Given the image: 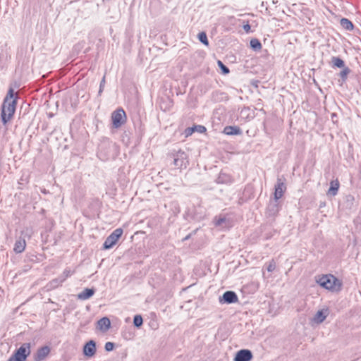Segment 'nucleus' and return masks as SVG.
I'll list each match as a JSON object with an SVG mask.
<instances>
[{
  "instance_id": "nucleus-13",
  "label": "nucleus",
  "mask_w": 361,
  "mask_h": 361,
  "mask_svg": "<svg viewBox=\"0 0 361 361\" xmlns=\"http://www.w3.org/2000/svg\"><path fill=\"white\" fill-rule=\"evenodd\" d=\"M50 348L48 346H44L39 348L37 351L36 355H35V361H42L43 360L49 353Z\"/></svg>"
},
{
  "instance_id": "nucleus-16",
  "label": "nucleus",
  "mask_w": 361,
  "mask_h": 361,
  "mask_svg": "<svg viewBox=\"0 0 361 361\" xmlns=\"http://www.w3.org/2000/svg\"><path fill=\"white\" fill-rule=\"evenodd\" d=\"M25 247H26L25 240L24 238H20L18 240H16V241L14 244L13 251L16 253H21L25 250Z\"/></svg>"
},
{
  "instance_id": "nucleus-15",
  "label": "nucleus",
  "mask_w": 361,
  "mask_h": 361,
  "mask_svg": "<svg viewBox=\"0 0 361 361\" xmlns=\"http://www.w3.org/2000/svg\"><path fill=\"white\" fill-rule=\"evenodd\" d=\"M111 326L110 319L108 317H102L97 322V328L103 331H107Z\"/></svg>"
},
{
  "instance_id": "nucleus-20",
  "label": "nucleus",
  "mask_w": 361,
  "mask_h": 361,
  "mask_svg": "<svg viewBox=\"0 0 361 361\" xmlns=\"http://www.w3.org/2000/svg\"><path fill=\"white\" fill-rule=\"evenodd\" d=\"M341 25L347 30H352L353 29V24L347 18H342L341 20Z\"/></svg>"
},
{
  "instance_id": "nucleus-21",
  "label": "nucleus",
  "mask_w": 361,
  "mask_h": 361,
  "mask_svg": "<svg viewBox=\"0 0 361 361\" xmlns=\"http://www.w3.org/2000/svg\"><path fill=\"white\" fill-rule=\"evenodd\" d=\"M231 182V178L226 173H220L217 178L218 183H228Z\"/></svg>"
},
{
  "instance_id": "nucleus-29",
  "label": "nucleus",
  "mask_w": 361,
  "mask_h": 361,
  "mask_svg": "<svg viewBox=\"0 0 361 361\" xmlns=\"http://www.w3.org/2000/svg\"><path fill=\"white\" fill-rule=\"evenodd\" d=\"M114 348V343L112 342H107L105 343L104 348L106 351H111Z\"/></svg>"
},
{
  "instance_id": "nucleus-26",
  "label": "nucleus",
  "mask_w": 361,
  "mask_h": 361,
  "mask_svg": "<svg viewBox=\"0 0 361 361\" xmlns=\"http://www.w3.org/2000/svg\"><path fill=\"white\" fill-rule=\"evenodd\" d=\"M350 73V69L347 67L344 68L342 71L340 73V76L345 81L347 78L348 74Z\"/></svg>"
},
{
  "instance_id": "nucleus-24",
  "label": "nucleus",
  "mask_w": 361,
  "mask_h": 361,
  "mask_svg": "<svg viewBox=\"0 0 361 361\" xmlns=\"http://www.w3.org/2000/svg\"><path fill=\"white\" fill-rule=\"evenodd\" d=\"M143 319L140 315H135L133 319V324L136 327H140L142 325Z\"/></svg>"
},
{
  "instance_id": "nucleus-25",
  "label": "nucleus",
  "mask_w": 361,
  "mask_h": 361,
  "mask_svg": "<svg viewBox=\"0 0 361 361\" xmlns=\"http://www.w3.org/2000/svg\"><path fill=\"white\" fill-rule=\"evenodd\" d=\"M198 39L204 44H205V45H208L209 44L207 37V35H206L205 32H202L199 33Z\"/></svg>"
},
{
  "instance_id": "nucleus-7",
  "label": "nucleus",
  "mask_w": 361,
  "mask_h": 361,
  "mask_svg": "<svg viewBox=\"0 0 361 361\" xmlns=\"http://www.w3.org/2000/svg\"><path fill=\"white\" fill-rule=\"evenodd\" d=\"M30 343H23L12 356L14 358H18L20 361H25L27 356L30 354Z\"/></svg>"
},
{
  "instance_id": "nucleus-9",
  "label": "nucleus",
  "mask_w": 361,
  "mask_h": 361,
  "mask_svg": "<svg viewBox=\"0 0 361 361\" xmlns=\"http://www.w3.org/2000/svg\"><path fill=\"white\" fill-rule=\"evenodd\" d=\"M238 298L236 293L233 291H226L221 297L219 298L220 303L231 304L238 302Z\"/></svg>"
},
{
  "instance_id": "nucleus-1",
  "label": "nucleus",
  "mask_w": 361,
  "mask_h": 361,
  "mask_svg": "<svg viewBox=\"0 0 361 361\" xmlns=\"http://www.w3.org/2000/svg\"><path fill=\"white\" fill-rule=\"evenodd\" d=\"M17 98H14V91L12 88L8 90V92L1 106V121L6 125L13 117L17 103Z\"/></svg>"
},
{
  "instance_id": "nucleus-22",
  "label": "nucleus",
  "mask_w": 361,
  "mask_h": 361,
  "mask_svg": "<svg viewBox=\"0 0 361 361\" xmlns=\"http://www.w3.org/2000/svg\"><path fill=\"white\" fill-rule=\"evenodd\" d=\"M250 44L252 49L255 51L260 50L262 49V44L257 39H252Z\"/></svg>"
},
{
  "instance_id": "nucleus-10",
  "label": "nucleus",
  "mask_w": 361,
  "mask_h": 361,
  "mask_svg": "<svg viewBox=\"0 0 361 361\" xmlns=\"http://www.w3.org/2000/svg\"><path fill=\"white\" fill-rule=\"evenodd\" d=\"M286 185L284 181L281 178H278L277 183L275 185V191H274V199L276 200H279L283 195V193L286 190Z\"/></svg>"
},
{
  "instance_id": "nucleus-8",
  "label": "nucleus",
  "mask_w": 361,
  "mask_h": 361,
  "mask_svg": "<svg viewBox=\"0 0 361 361\" xmlns=\"http://www.w3.org/2000/svg\"><path fill=\"white\" fill-rule=\"evenodd\" d=\"M215 226L221 228H229L232 226L231 220L226 216L219 215L216 216L214 219Z\"/></svg>"
},
{
  "instance_id": "nucleus-17",
  "label": "nucleus",
  "mask_w": 361,
  "mask_h": 361,
  "mask_svg": "<svg viewBox=\"0 0 361 361\" xmlns=\"http://www.w3.org/2000/svg\"><path fill=\"white\" fill-rule=\"evenodd\" d=\"M94 294V290L93 288H85L78 295V298L80 300H85L91 298Z\"/></svg>"
},
{
  "instance_id": "nucleus-27",
  "label": "nucleus",
  "mask_w": 361,
  "mask_h": 361,
  "mask_svg": "<svg viewBox=\"0 0 361 361\" xmlns=\"http://www.w3.org/2000/svg\"><path fill=\"white\" fill-rule=\"evenodd\" d=\"M218 65L224 73L227 74L229 73L228 68H227L221 61H218Z\"/></svg>"
},
{
  "instance_id": "nucleus-6",
  "label": "nucleus",
  "mask_w": 361,
  "mask_h": 361,
  "mask_svg": "<svg viewBox=\"0 0 361 361\" xmlns=\"http://www.w3.org/2000/svg\"><path fill=\"white\" fill-rule=\"evenodd\" d=\"M75 270H71L69 268L66 269L61 275L51 281V287L56 288L61 286L66 280V279L73 274Z\"/></svg>"
},
{
  "instance_id": "nucleus-4",
  "label": "nucleus",
  "mask_w": 361,
  "mask_h": 361,
  "mask_svg": "<svg viewBox=\"0 0 361 361\" xmlns=\"http://www.w3.org/2000/svg\"><path fill=\"white\" fill-rule=\"evenodd\" d=\"M113 126L116 128H120L126 120V115L123 109H118L111 114Z\"/></svg>"
},
{
  "instance_id": "nucleus-28",
  "label": "nucleus",
  "mask_w": 361,
  "mask_h": 361,
  "mask_svg": "<svg viewBox=\"0 0 361 361\" xmlns=\"http://www.w3.org/2000/svg\"><path fill=\"white\" fill-rule=\"evenodd\" d=\"M267 269L269 272H272L273 271H274V269H276V263L274 262V260L269 262Z\"/></svg>"
},
{
  "instance_id": "nucleus-19",
  "label": "nucleus",
  "mask_w": 361,
  "mask_h": 361,
  "mask_svg": "<svg viewBox=\"0 0 361 361\" xmlns=\"http://www.w3.org/2000/svg\"><path fill=\"white\" fill-rule=\"evenodd\" d=\"M338 188H339V182L337 180H332L330 183V188L328 190V195H331V196H335L338 191Z\"/></svg>"
},
{
  "instance_id": "nucleus-11",
  "label": "nucleus",
  "mask_w": 361,
  "mask_h": 361,
  "mask_svg": "<svg viewBox=\"0 0 361 361\" xmlns=\"http://www.w3.org/2000/svg\"><path fill=\"white\" fill-rule=\"evenodd\" d=\"M252 359V352L247 349H243L237 352L234 361H250Z\"/></svg>"
},
{
  "instance_id": "nucleus-18",
  "label": "nucleus",
  "mask_w": 361,
  "mask_h": 361,
  "mask_svg": "<svg viewBox=\"0 0 361 361\" xmlns=\"http://www.w3.org/2000/svg\"><path fill=\"white\" fill-rule=\"evenodd\" d=\"M224 133L228 135H240L241 130L240 128L237 126H226L224 129Z\"/></svg>"
},
{
  "instance_id": "nucleus-35",
  "label": "nucleus",
  "mask_w": 361,
  "mask_h": 361,
  "mask_svg": "<svg viewBox=\"0 0 361 361\" xmlns=\"http://www.w3.org/2000/svg\"><path fill=\"white\" fill-rule=\"evenodd\" d=\"M8 361H20L18 358H14L13 357H11Z\"/></svg>"
},
{
  "instance_id": "nucleus-32",
  "label": "nucleus",
  "mask_w": 361,
  "mask_h": 361,
  "mask_svg": "<svg viewBox=\"0 0 361 361\" xmlns=\"http://www.w3.org/2000/svg\"><path fill=\"white\" fill-rule=\"evenodd\" d=\"M104 84H105V78L104 77L100 82V86H99V94H101L102 90H103V87L104 86Z\"/></svg>"
},
{
  "instance_id": "nucleus-5",
  "label": "nucleus",
  "mask_w": 361,
  "mask_h": 361,
  "mask_svg": "<svg viewBox=\"0 0 361 361\" xmlns=\"http://www.w3.org/2000/svg\"><path fill=\"white\" fill-rule=\"evenodd\" d=\"M189 161L186 153L179 150L174 155L173 164L178 169L186 168Z\"/></svg>"
},
{
  "instance_id": "nucleus-3",
  "label": "nucleus",
  "mask_w": 361,
  "mask_h": 361,
  "mask_svg": "<svg viewBox=\"0 0 361 361\" xmlns=\"http://www.w3.org/2000/svg\"><path fill=\"white\" fill-rule=\"evenodd\" d=\"M123 234L121 228H116L114 230L105 240L103 247L105 250L111 249L118 242V239Z\"/></svg>"
},
{
  "instance_id": "nucleus-31",
  "label": "nucleus",
  "mask_w": 361,
  "mask_h": 361,
  "mask_svg": "<svg viewBox=\"0 0 361 361\" xmlns=\"http://www.w3.org/2000/svg\"><path fill=\"white\" fill-rule=\"evenodd\" d=\"M195 131L199 133H204L206 131V128L203 126H195Z\"/></svg>"
},
{
  "instance_id": "nucleus-2",
  "label": "nucleus",
  "mask_w": 361,
  "mask_h": 361,
  "mask_svg": "<svg viewBox=\"0 0 361 361\" xmlns=\"http://www.w3.org/2000/svg\"><path fill=\"white\" fill-rule=\"evenodd\" d=\"M317 282L323 288L332 291L340 290L341 286V283L339 280L331 274L320 277Z\"/></svg>"
},
{
  "instance_id": "nucleus-33",
  "label": "nucleus",
  "mask_w": 361,
  "mask_h": 361,
  "mask_svg": "<svg viewBox=\"0 0 361 361\" xmlns=\"http://www.w3.org/2000/svg\"><path fill=\"white\" fill-rule=\"evenodd\" d=\"M243 29H244V30H245L247 33H248V32H250L251 27H250V25H249V23H247V24H245V25H243Z\"/></svg>"
},
{
  "instance_id": "nucleus-12",
  "label": "nucleus",
  "mask_w": 361,
  "mask_h": 361,
  "mask_svg": "<svg viewBox=\"0 0 361 361\" xmlns=\"http://www.w3.org/2000/svg\"><path fill=\"white\" fill-rule=\"evenodd\" d=\"M96 353V343L94 341H88L83 348V353L85 356L91 357Z\"/></svg>"
},
{
  "instance_id": "nucleus-23",
  "label": "nucleus",
  "mask_w": 361,
  "mask_h": 361,
  "mask_svg": "<svg viewBox=\"0 0 361 361\" xmlns=\"http://www.w3.org/2000/svg\"><path fill=\"white\" fill-rule=\"evenodd\" d=\"M332 62L334 66L338 68H343L345 66L344 61L338 57H333Z\"/></svg>"
},
{
  "instance_id": "nucleus-34",
  "label": "nucleus",
  "mask_w": 361,
  "mask_h": 361,
  "mask_svg": "<svg viewBox=\"0 0 361 361\" xmlns=\"http://www.w3.org/2000/svg\"><path fill=\"white\" fill-rule=\"evenodd\" d=\"M346 200L348 202H353V200H354V197L353 196H351V195H348V196L346 197Z\"/></svg>"
},
{
  "instance_id": "nucleus-14",
  "label": "nucleus",
  "mask_w": 361,
  "mask_h": 361,
  "mask_svg": "<svg viewBox=\"0 0 361 361\" xmlns=\"http://www.w3.org/2000/svg\"><path fill=\"white\" fill-rule=\"evenodd\" d=\"M329 315V310L328 309H323L321 310H319L314 315L313 318L314 322L317 324H321L323 322L327 316Z\"/></svg>"
},
{
  "instance_id": "nucleus-30",
  "label": "nucleus",
  "mask_w": 361,
  "mask_h": 361,
  "mask_svg": "<svg viewBox=\"0 0 361 361\" xmlns=\"http://www.w3.org/2000/svg\"><path fill=\"white\" fill-rule=\"evenodd\" d=\"M195 131V126L192 128H188L185 130V135L186 137L191 135Z\"/></svg>"
}]
</instances>
